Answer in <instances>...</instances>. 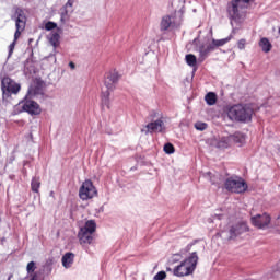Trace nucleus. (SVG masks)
Instances as JSON below:
<instances>
[{
    "label": "nucleus",
    "instance_id": "nucleus-1",
    "mask_svg": "<svg viewBox=\"0 0 280 280\" xmlns=\"http://www.w3.org/2000/svg\"><path fill=\"white\" fill-rule=\"evenodd\" d=\"M253 107L244 104H236L225 108L228 119L241 124H248L253 119Z\"/></svg>",
    "mask_w": 280,
    "mask_h": 280
},
{
    "label": "nucleus",
    "instance_id": "nucleus-2",
    "mask_svg": "<svg viewBox=\"0 0 280 280\" xmlns=\"http://www.w3.org/2000/svg\"><path fill=\"white\" fill-rule=\"evenodd\" d=\"M248 3H250V0L231 1L228 8V13L231 19V25H238L240 23H244V19H246V9L248 8Z\"/></svg>",
    "mask_w": 280,
    "mask_h": 280
},
{
    "label": "nucleus",
    "instance_id": "nucleus-3",
    "mask_svg": "<svg viewBox=\"0 0 280 280\" xmlns=\"http://www.w3.org/2000/svg\"><path fill=\"white\" fill-rule=\"evenodd\" d=\"M13 20H15V34H14V40L9 46V56H12L14 54V47L16 46V42L19 38H21V34L25 31V25H27V15H25V11L21 8H16L14 15L12 16Z\"/></svg>",
    "mask_w": 280,
    "mask_h": 280
},
{
    "label": "nucleus",
    "instance_id": "nucleus-4",
    "mask_svg": "<svg viewBox=\"0 0 280 280\" xmlns=\"http://www.w3.org/2000/svg\"><path fill=\"white\" fill-rule=\"evenodd\" d=\"M38 93H40V89L32 85L28 89L24 102L22 103L23 110L25 113H28V115H40V113H43L40 105H38V103H36L35 101H32L34 100V97H36V95H38Z\"/></svg>",
    "mask_w": 280,
    "mask_h": 280
},
{
    "label": "nucleus",
    "instance_id": "nucleus-5",
    "mask_svg": "<svg viewBox=\"0 0 280 280\" xmlns=\"http://www.w3.org/2000/svg\"><path fill=\"white\" fill-rule=\"evenodd\" d=\"M197 265L198 254L192 253L188 258L174 268L173 275H175V277H189V275H192L194 270H196Z\"/></svg>",
    "mask_w": 280,
    "mask_h": 280
},
{
    "label": "nucleus",
    "instance_id": "nucleus-6",
    "mask_svg": "<svg viewBox=\"0 0 280 280\" xmlns=\"http://www.w3.org/2000/svg\"><path fill=\"white\" fill-rule=\"evenodd\" d=\"M248 231V225L246 223H240L236 225H226L225 222L221 223L220 231L217 234L222 240H233L237 237V235H242V233H246Z\"/></svg>",
    "mask_w": 280,
    "mask_h": 280
},
{
    "label": "nucleus",
    "instance_id": "nucleus-7",
    "mask_svg": "<svg viewBox=\"0 0 280 280\" xmlns=\"http://www.w3.org/2000/svg\"><path fill=\"white\" fill-rule=\"evenodd\" d=\"M1 90H2V100H10L12 95L19 94V91H21V84L16 83L14 80L10 79L9 77H5L1 81Z\"/></svg>",
    "mask_w": 280,
    "mask_h": 280
},
{
    "label": "nucleus",
    "instance_id": "nucleus-8",
    "mask_svg": "<svg viewBox=\"0 0 280 280\" xmlns=\"http://www.w3.org/2000/svg\"><path fill=\"white\" fill-rule=\"evenodd\" d=\"M224 187L228 191L232 194H244L248 189V185L244 179L237 176L229 177L225 180Z\"/></svg>",
    "mask_w": 280,
    "mask_h": 280
},
{
    "label": "nucleus",
    "instance_id": "nucleus-9",
    "mask_svg": "<svg viewBox=\"0 0 280 280\" xmlns=\"http://www.w3.org/2000/svg\"><path fill=\"white\" fill-rule=\"evenodd\" d=\"M95 229H97V224L94 220H88L80 229L79 240L81 244H92L93 243V234L95 233Z\"/></svg>",
    "mask_w": 280,
    "mask_h": 280
},
{
    "label": "nucleus",
    "instance_id": "nucleus-10",
    "mask_svg": "<svg viewBox=\"0 0 280 280\" xmlns=\"http://www.w3.org/2000/svg\"><path fill=\"white\" fill-rule=\"evenodd\" d=\"M233 39V35L228 36L226 38L223 39H212V44L208 45L207 47L201 46L199 48V60L202 62L207 56H209L210 51H213L215 47H224L226 43H230V40Z\"/></svg>",
    "mask_w": 280,
    "mask_h": 280
},
{
    "label": "nucleus",
    "instance_id": "nucleus-11",
    "mask_svg": "<svg viewBox=\"0 0 280 280\" xmlns=\"http://www.w3.org/2000/svg\"><path fill=\"white\" fill-rule=\"evenodd\" d=\"M97 196V188L91 179L84 180L79 188V198L81 200H93Z\"/></svg>",
    "mask_w": 280,
    "mask_h": 280
},
{
    "label": "nucleus",
    "instance_id": "nucleus-12",
    "mask_svg": "<svg viewBox=\"0 0 280 280\" xmlns=\"http://www.w3.org/2000/svg\"><path fill=\"white\" fill-rule=\"evenodd\" d=\"M250 222L253 226H256V229H268V226H270V222H272V219L270 218V214L265 212L262 214L252 217Z\"/></svg>",
    "mask_w": 280,
    "mask_h": 280
},
{
    "label": "nucleus",
    "instance_id": "nucleus-13",
    "mask_svg": "<svg viewBox=\"0 0 280 280\" xmlns=\"http://www.w3.org/2000/svg\"><path fill=\"white\" fill-rule=\"evenodd\" d=\"M165 130V122L163 119H158L153 122H149L141 128L143 135H150V132H163Z\"/></svg>",
    "mask_w": 280,
    "mask_h": 280
},
{
    "label": "nucleus",
    "instance_id": "nucleus-14",
    "mask_svg": "<svg viewBox=\"0 0 280 280\" xmlns=\"http://www.w3.org/2000/svg\"><path fill=\"white\" fill-rule=\"evenodd\" d=\"M212 145L219 150H226V148L233 145V138L230 136L219 137L212 141Z\"/></svg>",
    "mask_w": 280,
    "mask_h": 280
},
{
    "label": "nucleus",
    "instance_id": "nucleus-15",
    "mask_svg": "<svg viewBox=\"0 0 280 280\" xmlns=\"http://www.w3.org/2000/svg\"><path fill=\"white\" fill-rule=\"evenodd\" d=\"M117 82H119V74L117 72H109L105 78L104 84L107 91H114Z\"/></svg>",
    "mask_w": 280,
    "mask_h": 280
},
{
    "label": "nucleus",
    "instance_id": "nucleus-16",
    "mask_svg": "<svg viewBox=\"0 0 280 280\" xmlns=\"http://www.w3.org/2000/svg\"><path fill=\"white\" fill-rule=\"evenodd\" d=\"M74 259H75V254L66 253L61 258V264L63 268H71V266H73Z\"/></svg>",
    "mask_w": 280,
    "mask_h": 280
},
{
    "label": "nucleus",
    "instance_id": "nucleus-17",
    "mask_svg": "<svg viewBox=\"0 0 280 280\" xmlns=\"http://www.w3.org/2000/svg\"><path fill=\"white\" fill-rule=\"evenodd\" d=\"M258 45L264 54H270L272 50V43H270L269 38L261 37Z\"/></svg>",
    "mask_w": 280,
    "mask_h": 280
},
{
    "label": "nucleus",
    "instance_id": "nucleus-18",
    "mask_svg": "<svg viewBox=\"0 0 280 280\" xmlns=\"http://www.w3.org/2000/svg\"><path fill=\"white\" fill-rule=\"evenodd\" d=\"M171 26H172V16L164 15L160 23L161 32H167V30H170Z\"/></svg>",
    "mask_w": 280,
    "mask_h": 280
},
{
    "label": "nucleus",
    "instance_id": "nucleus-19",
    "mask_svg": "<svg viewBox=\"0 0 280 280\" xmlns=\"http://www.w3.org/2000/svg\"><path fill=\"white\" fill-rule=\"evenodd\" d=\"M101 104L105 108H110V90H107L105 92H102L101 95Z\"/></svg>",
    "mask_w": 280,
    "mask_h": 280
},
{
    "label": "nucleus",
    "instance_id": "nucleus-20",
    "mask_svg": "<svg viewBox=\"0 0 280 280\" xmlns=\"http://www.w3.org/2000/svg\"><path fill=\"white\" fill-rule=\"evenodd\" d=\"M48 40L52 47H58L60 45V34L52 32L48 35Z\"/></svg>",
    "mask_w": 280,
    "mask_h": 280
},
{
    "label": "nucleus",
    "instance_id": "nucleus-21",
    "mask_svg": "<svg viewBox=\"0 0 280 280\" xmlns=\"http://www.w3.org/2000/svg\"><path fill=\"white\" fill-rule=\"evenodd\" d=\"M185 60H186V65H188V67H192L194 69H196V67L198 65V58H196V56L194 54L186 55Z\"/></svg>",
    "mask_w": 280,
    "mask_h": 280
},
{
    "label": "nucleus",
    "instance_id": "nucleus-22",
    "mask_svg": "<svg viewBox=\"0 0 280 280\" xmlns=\"http://www.w3.org/2000/svg\"><path fill=\"white\" fill-rule=\"evenodd\" d=\"M230 137L232 138V143H244L246 140V136H244L242 132H236Z\"/></svg>",
    "mask_w": 280,
    "mask_h": 280
},
{
    "label": "nucleus",
    "instance_id": "nucleus-23",
    "mask_svg": "<svg viewBox=\"0 0 280 280\" xmlns=\"http://www.w3.org/2000/svg\"><path fill=\"white\" fill-rule=\"evenodd\" d=\"M205 100L209 106H213L218 102V96H215V93L209 92Z\"/></svg>",
    "mask_w": 280,
    "mask_h": 280
},
{
    "label": "nucleus",
    "instance_id": "nucleus-24",
    "mask_svg": "<svg viewBox=\"0 0 280 280\" xmlns=\"http://www.w3.org/2000/svg\"><path fill=\"white\" fill-rule=\"evenodd\" d=\"M31 189L35 194H38V189H40V178L34 177L31 182Z\"/></svg>",
    "mask_w": 280,
    "mask_h": 280
},
{
    "label": "nucleus",
    "instance_id": "nucleus-25",
    "mask_svg": "<svg viewBox=\"0 0 280 280\" xmlns=\"http://www.w3.org/2000/svg\"><path fill=\"white\" fill-rule=\"evenodd\" d=\"M164 152L166 154H174V145L172 143H166L164 145Z\"/></svg>",
    "mask_w": 280,
    "mask_h": 280
},
{
    "label": "nucleus",
    "instance_id": "nucleus-26",
    "mask_svg": "<svg viewBox=\"0 0 280 280\" xmlns=\"http://www.w3.org/2000/svg\"><path fill=\"white\" fill-rule=\"evenodd\" d=\"M166 278L167 273L165 271H160L153 277V280H164Z\"/></svg>",
    "mask_w": 280,
    "mask_h": 280
},
{
    "label": "nucleus",
    "instance_id": "nucleus-27",
    "mask_svg": "<svg viewBox=\"0 0 280 280\" xmlns=\"http://www.w3.org/2000/svg\"><path fill=\"white\" fill-rule=\"evenodd\" d=\"M195 128L196 130H207V124L206 122H202V121H198L195 124Z\"/></svg>",
    "mask_w": 280,
    "mask_h": 280
},
{
    "label": "nucleus",
    "instance_id": "nucleus-28",
    "mask_svg": "<svg viewBox=\"0 0 280 280\" xmlns=\"http://www.w3.org/2000/svg\"><path fill=\"white\" fill-rule=\"evenodd\" d=\"M73 3H75V0H68V2L65 5L66 14H67V12H71L72 11Z\"/></svg>",
    "mask_w": 280,
    "mask_h": 280
},
{
    "label": "nucleus",
    "instance_id": "nucleus-29",
    "mask_svg": "<svg viewBox=\"0 0 280 280\" xmlns=\"http://www.w3.org/2000/svg\"><path fill=\"white\" fill-rule=\"evenodd\" d=\"M56 27H57V24L54 22H47L45 25V30H47L48 32L51 30H56Z\"/></svg>",
    "mask_w": 280,
    "mask_h": 280
},
{
    "label": "nucleus",
    "instance_id": "nucleus-30",
    "mask_svg": "<svg viewBox=\"0 0 280 280\" xmlns=\"http://www.w3.org/2000/svg\"><path fill=\"white\" fill-rule=\"evenodd\" d=\"M237 47H238V49H246V39H240L238 42H237Z\"/></svg>",
    "mask_w": 280,
    "mask_h": 280
},
{
    "label": "nucleus",
    "instance_id": "nucleus-31",
    "mask_svg": "<svg viewBox=\"0 0 280 280\" xmlns=\"http://www.w3.org/2000/svg\"><path fill=\"white\" fill-rule=\"evenodd\" d=\"M220 220H222V217L220 215H214L213 219H208V222H220Z\"/></svg>",
    "mask_w": 280,
    "mask_h": 280
},
{
    "label": "nucleus",
    "instance_id": "nucleus-32",
    "mask_svg": "<svg viewBox=\"0 0 280 280\" xmlns=\"http://www.w3.org/2000/svg\"><path fill=\"white\" fill-rule=\"evenodd\" d=\"M69 67H70L71 69H75V63L70 62V63H69Z\"/></svg>",
    "mask_w": 280,
    "mask_h": 280
},
{
    "label": "nucleus",
    "instance_id": "nucleus-33",
    "mask_svg": "<svg viewBox=\"0 0 280 280\" xmlns=\"http://www.w3.org/2000/svg\"><path fill=\"white\" fill-rule=\"evenodd\" d=\"M277 272H280V262L277 264Z\"/></svg>",
    "mask_w": 280,
    "mask_h": 280
},
{
    "label": "nucleus",
    "instance_id": "nucleus-34",
    "mask_svg": "<svg viewBox=\"0 0 280 280\" xmlns=\"http://www.w3.org/2000/svg\"><path fill=\"white\" fill-rule=\"evenodd\" d=\"M61 22L65 23V13L61 15Z\"/></svg>",
    "mask_w": 280,
    "mask_h": 280
},
{
    "label": "nucleus",
    "instance_id": "nucleus-35",
    "mask_svg": "<svg viewBox=\"0 0 280 280\" xmlns=\"http://www.w3.org/2000/svg\"><path fill=\"white\" fill-rule=\"evenodd\" d=\"M12 277H13V275L11 273V275L8 277V280H12Z\"/></svg>",
    "mask_w": 280,
    "mask_h": 280
},
{
    "label": "nucleus",
    "instance_id": "nucleus-36",
    "mask_svg": "<svg viewBox=\"0 0 280 280\" xmlns=\"http://www.w3.org/2000/svg\"><path fill=\"white\" fill-rule=\"evenodd\" d=\"M278 152H279V154H280V147L278 148Z\"/></svg>",
    "mask_w": 280,
    "mask_h": 280
},
{
    "label": "nucleus",
    "instance_id": "nucleus-37",
    "mask_svg": "<svg viewBox=\"0 0 280 280\" xmlns=\"http://www.w3.org/2000/svg\"><path fill=\"white\" fill-rule=\"evenodd\" d=\"M211 180V183H215V180H213V179H210Z\"/></svg>",
    "mask_w": 280,
    "mask_h": 280
}]
</instances>
